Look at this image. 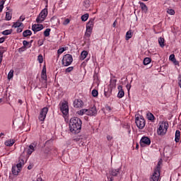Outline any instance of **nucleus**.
Segmentation results:
<instances>
[{
    "instance_id": "obj_8",
    "label": "nucleus",
    "mask_w": 181,
    "mask_h": 181,
    "mask_svg": "<svg viewBox=\"0 0 181 181\" xmlns=\"http://www.w3.org/2000/svg\"><path fill=\"white\" fill-rule=\"evenodd\" d=\"M141 146H149L151 145V139L148 136H143L140 140Z\"/></svg>"
},
{
    "instance_id": "obj_27",
    "label": "nucleus",
    "mask_w": 181,
    "mask_h": 181,
    "mask_svg": "<svg viewBox=\"0 0 181 181\" xmlns=\"http://www.w3.org/2000/svg\"><path fill=\"white\" fill-rule=\"evenodd\" d=\"M147 119L149 121H153V119H155V116H153V114L148 112L147 113Z\"/></svg>"
},
{
    "instance_id": "obj_64",
    "label": "nucleus",
    "mask_w": 181,
    "mask_h": 181,
    "mask_svg": "<svg viewBox=\"0 0 181 181\" xmlns=\"http://www.w3.org/2000/svg\"><path fill=\"white\" fill-rule=\"evenodd\" d=\"M139 148V145L136 144V149H138Z\"/></svg>"
},
{
    "instance_id": "obj_2",
    "label": "nucleus",
    "mask_w": 181,
    "mask_h": 181,
    "mask_svg": "<svg viewBox=\"0 0 181 181\" xmlns=\"http://www.w3.org/2000/svg\"><path fill=\"white\" fill-rule=\"evenodd\" d=\"M169 128V123L168 122H163L159 124V127L157 129L158 135H165L168 132V129Z\"/></svg>"
},
{
    "instance_id": "obj_15",
    "label": "nucleus",
    "mask_w": 181,
    "mask_h": 181,
    "mask_svg": "<svg viewBox=\"0 0 181 181\" xmlns=\"http://www.w3.org/2000/svg\"><path fill=\"white\" fill-rule=\"evenodd\" d=\"M119 170H121V168L117 169L112 168L111 170H110V175L111 176L117 177L119 175Z\"/></svg>"
},
{
    "instance_id": "obj_39",
    "label": "nucleus",
    "mask_w": 181,
    "mask_h": 181,
    "mask_svg": "<svg viewBox=\"0 0 181 181\" xmlns=\"http://www.w3.org/2000/svg\"><path fill=\"white\" fill-rule=\"evenodd\" d=\"M37 61L39 62V63L40 64H42V63H43V55L42 54H40L38 57H37Z\"/></svg>"
},
{
    "instance_id": "obj_21",
    "label": "nucleus",
    "mask_w": 181,
    "mask_h": 181,
    "mask_svg": "<svg viewBox=\"0 0 181 181\" xmlns=\"http://www.w3.org/2000/svg\"><path fill=\"white\" fill-rule=\"evenodd\" d=\"M175 141L176 143L180 141V130H176V132H175Z\"/></svg>"
},
{
    "instance_id": "obj_63",
    "label": "nucleus",
    "mask_w": 181,
    "mask_h": 181,
    "mask_svg": "<svg viewBox=\"0 0 181 181\" xmlns=\"http://www.w3.org/2000/svg\"><path fill=\"white\" fill-rule=\"evenodd\" d=\"M113 180H114V178L111 177L110 181H113Z\"/></svg>"
},
{
    "instance_id": "obj_52",
    "label": "nucleus",
    "mask_w": 181,
    "mask_h": 181,
    "mask_svg": "<svg viewBox=\"0 0 181 181\" xmlns=\"http://www.w3.org/2000/svg\"><path fill=\"white\" fill-rule=\"evenodd\" d=\"M5 42V38L4 37H1L0 38V43H4Z\"/></svg>"
},
{
    "instance_id": "obj_55",
    "label": "nucleus",
    "mask_w": 181,
    "mask_h": 181,
    "mask_svg": "<svg viewBox=\"0 0 181 181\" xmlns=\"http://www.w3.org/2000/svg\"><path fill=\"white\" fill-rule=\"evenodd\" d=\"M126 87H127L128 91H129V90H131V85L127 84V85L126 86Z\"/></svg>"
},
{
    "instance_id": "obj_18",
    "label": "nucleus",
    "mask_w": 181,
    "mask_h": 181,
    "mask_svg": "<svg viewBox=\"0 0 181 181\" xmlns=\"http://www.w3.org/2000/svg\"><path fill=\"white\" fill-rule=\"evenodd\" d=\"M19 172H21L20 168H18L17 166H13L12 167V173L15 176H18L19 175Z\"/></svg>"
},
{
    "instance_id": "obj_28",
    "label": "nucleus",
    "mask_w": 181,
    "mask_h": 181,
    "mask_svg": "<svg viewBox=\"0 0 181 181\" xmlns=\"http://www.w3.org/2000/svg\"><path fill=\"white\" fill-rule=\"evenodd\" d=\"M152 61V59H151V58L149 57H146L144 59V66H148V64H149V63H151V62Z\"/></svg>"
},
{
    "instance_id": "obj_5",
    "label": "nucleus",
    "mask_w": 181,
    "mask_h": 181,
    "mask_svg": "<svg viewBox=\"0 0 181 181\" xmlns=\"http://www.w3.org/2000/svg\"><path fill=\"white\" fill-rule=\"evenodd\" d=\"M47 13H48L47 8H44L43 10H42L40 13L36 18L37 23H42V22H43L47 17Z\"/></svg>"
},
{
    "instance_id": "obj_35",
    "label": "nucleus",
    "mask_w": 181,
    "mask_h": 181,
    "mask_svg": "<svg viewBox=\"0 0 181 181\" xmlns=\"http://www.w3.org/2000/svg\"><path fill=\"white\" fill-rule=\"evenodd\" d=\"M5 2H6V0H1L0 1V12H2V10L4 9V5H5Z\"/></svg>"
},
{
    "instance_id": "obj_14",
    "label": "nucleus",
    "mask_w": 181,
    "mask_h": 181,
    "mask_svg": "<svg viewBox=\"0 0 181 181\" xmlns=\"http://www.w3.org/2000/svg\"><path fill=\"white\" fill-rule=\"evenodd\" d=\"M35 148H36V145H35V144H31L28 149L27 151V155H28V156H30V155H32V153H33V152H35Z\"/></svg>"
},
{
    "instance_id": "obj_58",
    "label": "nucleus",
    "mask_w": 181,
    "mask_h": 181,
    "mask_svg": "<svg viewBox=\"0 0 181 181\" xmlns=\"http://www.w3.org/2000/svg\"><path fill=\"white\" fill-rule=\"evenodd\" d=\"M42 177H38L37 178V180H36V181H42Z\"/></svg>"
},
{
    "instance_id": "obj_38",
    "label": "nucleus",
    "mask_w": 181,
    "mask_h": 181,
    "mask_svg": "<svg viewBox=\"0 0 181 181\" xmlns=\"http://www.w3.org/2000/svg\"><path fill=\"white\" fill-rule=\"evenodd\" d=\"M162 165V161L161 160H159L158 164H157V166L156 168H155L154 170H158V172L160 173V165Z\"/></svg>"
},
{
    "instance_id": "obj_49",
    "label": "nucleus",
    "mask_w": 181,
    "mask_h": 181,
    "mask_svg": "<svg viewBox=\"0 0 181 181\" xmlns=\"http://www.w3.org/2000/svg\"><path fill=\"white\" fill-rule=\"evenodd\" d=\"M23 45L24 46V47H26L28 46V45H29V42H28L26 40H23Z\"/></svg>"
},
{
    "instance_id": "obj_32",
    "label": "nucleus",
    "mask_w": 181,
    "mask_h": 181,
    "mask_svg": "<svg viewBox=\"0 0 181 181\" xmlns=\"http://www.w3.org/2000/svg\"><path fill=\"white\" fill-rule=\"evenodd\" d=\"M91 33H93V30H88L86 28V31L85 33V36L86 37H90V36H91Z\"/></svg>"
},
{
    "instance_id": "obj_20",
    "label": "nucleus",
    "mask_w": 181,
    "mask_h": 181,
    "mask_svg": "<svg viewBox=\"0 0 181 181\" xmlns=\"http://www.w3.org/2000/svg\"><path fill=\"white\" fill-rule=\"evenodd\" d=\"M139 4L142 11L144 13H146V12H148V6H146V4H145L144 2H140Z\"/></svg>"
},
{
    "instance_id": "obj_23",
    "label": "nucleus",
    "mask_w": 181,
    "mask_h": 181,
    "mask_svg": "<svg viewBox=\"0 0 181 181\" xmlns=\"http://www.w3.org/2000/svg\"><path fill=\"white\" fill-rule=\"evenodd\" d=\"M6 146H13V144H15V140L9 139L5 141Z\"/></svg>"
},
{
    "instance_id": "obj_6",
    "label": "nucleus",
    "mask_w": 181,
    "mask_h": 181,
    "mask_svg": "<svg viewBox=\"0 0 181 181\" xmlns=\"http://www.w3.org/2000/svg\"><path fill=\"white\" fill-rule=\"evenodd\" d=\"M47 112H49V108H47V107H45L41 109L38 119L42 122V124L45 122V119H46V115H47Z\"/></svg>"
},
{
    "instance_id": "obj_13",
    "label": "nucleus",
    "mask_w": 181,
    "mask_h": 181,
    "mask_svg": "<svg viewBox=\"0 0 181 181\" xmlns=\"http://www.w3.org/2000/svg\"><path fill=\"white\" fill-rule=\"evenodd\" d=\"M94 21H95V18H92L86 24V29L93 30L94 28Z\"/></svg>"
},
{
    "instance_id": "obj_37",
    "label": "nucleus",
    "mask_w": 181,
    "mask_h": 181,
    "mask_svg": "<svg viewBox=\"0 0 181 181\" xmlns=\"http://www.w3.org/2000/svg\"><path fill=\"white\" fill-rule=\"evenodd\" d=\"M13 69L10 70L8 74V80H11V78H13Z\"/></svg>"
},
{
    "instance_id": "obj_16",
    "label": "nucleus",
    "mask_w": 181,
    "mask_h": 181,
    "mask_svg": "<svg viewBox=\"0 0 181 181\" xmlns=\"http://www.w3.org/2000/svg\"><path fill=\"white\" fill-rule=\"evenodd\" d=\"M25 165V160L23 159V157L21 156L20 159L18 160V163H17L16 167L18 169H22V166Z\"/></svg>"
},
{
    "instance_id": "obj_46",
    "label": "nucleus",
    "mask_w": 181,
    "mask_h": 181,
    "mask_svg": "<svg viewBox=\"0 0 181 181\" xmlns=\"http://www.w3.org/2000/svg\"><path fill=\"white\" fill-rule=\"evenodd\" d=\"M105 96L107 98L111 97V91L107 92L106 90H105Z\"/></svg>"
},
{
    "instance_id": "obj_19",
    "label": "nucleus",
    "mask_w": 181,
    "mask_h": 181,
    "mask_svg": "<svg viewBox=\"0 0 181 181\" xmlns=\"http://www.w3.org/2000/svg\"><path fill=\"white\" fill-rule=\"evenodd\" d=\"M41 78L42 80H47V74L46 73V66H44L41 74Z\"/></svg>"
},
{
    "instance_id": "obj_29",
    "label": "nucleus",
    "mask_w": 181,
    "mask_h": 181,
    "mask_svg": "<svg viewBox=\"0 0 181 181\" xmlns=\"http://www.w3.org/2000/svg\"><path fill=\"white\" fill-rule=\"evenodd\" d=\"M21 26H23V23H21L19 21H16V23H13V28H21Z\"/></svg>"
},
{
    "instance_id": "obj_53",
    "label": "nucleus",
    "mask_w": 181,
    "mask_h": 181,
    "mask_svg": "<svg viewBox=\"0 0 181 181\" xmlns=\"http://www.w3.org/2000/svg\"><path fill=\"white\" fill-rule=\"evenodd\" d=\"M106 110L110 112V111H111L112 109L111 108V107L107 106Z\"/></svg>"
},
{
    "instance_id": "obj_10",
    "label": "nucleus",
    "mask_w": 181,
    "mask_h": 181,
    "mask_svg": "<svg viewBox=\"0 0 181 181\" xmlns=\"http://www.w3.org/2000/svg\"><path fill=\"white\" fill-rule=\"evenodd\" d=\"M60 110L64 115H69V105L67 103H63L60 107Z\"/></svg>"
},
{
    "instance_id": "obj_3",
    "label": "nucleus",
    "mask_w": 181,
    "mask_h": 181,
    "mask_svg": "<svg viewBox=\"0 0 181 181\" xmlns=\"http://www.w3.org/2000/svg\"><path fill=\"white\" fill-rule=\"evenodd\" d=\"M62 65L65 67H67V66H70L71 63H73V56L70 54H66L64 56L62 61Z\"/></svg>"
},
{
    "instance_id": "obj_43",
    "label": "nucleus",
    "mask_w": 181,
    "mask_h": 181,
    "mask_svg": "<svg viewBox=\"0 0 181 181\" xmlns=\"http://www.w3.org/2000/svg\"><path fill=\"white\" fill-rule=\"evenodd\" d=\"M167 13H168L169 15H175V10L173 9H168L167 10Z\"/></svg>"
},
{
    "instance_id": "obj_17",
    "label": "nucleus",
    "mask_w": 181,
    "mask_h": 181,
    "mask_svg": "<svg viewBox=\"0 0 181 181\" xmlns=\"http://www.w3.org/2000/svg\"><path fill=\"white\" fill-rule=\"evenodd\" d=\"M118 90H119V92L117 94V97H118V98H122V97H124L125 95V92H124V89H122V86H119Z\"/></svg>"
},
{
    "instance_id": "obj_12",
    "label": "nucleus",
    "mask_w": 181,
    "mask_h": 181,
    "mask_svg": "<svg viewBox=\"0 0 181 181\" xmlns=\"http://www.w3.org/2000/svg\"><path fill=\"white\" fill-rule=\"evenodd\" d=\"M42 30H43V25L42 24H33L32 25V30L34 31V33L40 32Z\"/></svg>"
},
{
    "instance_id": "obj_54",
    "label": "nucleus",
    "mask_w": 181,
    "mask_h": 181,
    "mask_svg": "<svg viewBox=\"0 0 181 181\" xmlns=\"http://www.w3.org/2000/svg\"><path fill=\"white\" fill-rule=\"evenodd\" d=\"M107 141H111V140L112 139V136L108 135V136H107Z\"/></svg>"
},
{
    "instance_id": "obj_40",
    "label": "nucleus",
    "mask_w": 181,
    "mask_h": 181,
    "mask_svg": "<svg viewBox=\"0 0 181 181\" xmlns=\"http://www.w3.org/2000/svg\"><path fill=\"white\" fill-rule=\"evenodd\" d=\"M92 95L93 97H98V90L93 89L92 90Z\"/></svg>"
},
{
    "instance_id": "obj_22",
    "label": "nucleus",
    "mask_w": 181,
    "mask_h": 181,
    "mask_svg": "<svg viewBox=\"0 0 181 181\" xmlns=\"http://www.w3.org/2000/svg\"><path fill=\"white\" fill-rule=\"evenodd\" d=\"M23 37H28V36H32V31L30 30H25L23 33Z\"/></svg>"
},
{
    "instance_id": "obj_1",
    "label": "nucleus",
    "mask_w": 181,
    "mask_h": 181,
    "mask_svg": "<svg viewBox=\"0 0 181 181\" xmlns=\"http://www.w3.org/2000/svg\"><path fill=\"white\" fill-rule=\"evenodd\" d=\"M83 122L78 117H71L69 120V130L72 134H78L81 131Z\"/></svg>"
},
{
    "instance_id": "obj_56",
    "label": "nucleus",
    "mask_w": 181,
    "mask_h": 181,
    "mask_svg": "<svg viewBox=\"0 0 181 181\" xmlns=\"http://www.w3.org/2000/svg\"><path fill=\"white\" fill-rule=\"evenodd\" d=\"M113 28H115L117 26V21H115V22L112 24Z\"/></svg>"
},
{
    "instance_id": "obj_42",
    "label": "nucleus",
    "mask_w": 181,
    "mask_h": 181,
    "mask_svg": "<svg viewBox=\"0 0 181 181\" xmlns=\"http://www.w3.org/2000/svg\"><path fill=\"white\" fill-rule=\"evenodd\" d=\"M74 69V67L69 66L66 69L65 71H66V73H70L71 71H73Z\"/></svg>"
},
{
    "instance_id": "obj_44",
    "label": "nucleus",
    "mask_w": 181,
    "mask_h": 181,
    "mask_svg": "<svg viewBox=\"0 0 181 181\" xmlns=\"http://www.w3.org/2000/svg\"><path fill=\"white\" fill-rule=\"evenodd\" d=\"M65 51L66 49H64V47H62L58 49L57 53L58 54H62V53H63Z\"/></svg>"
},
{
    "instance_id": "obj_31",
    "label": "nucleus",
    "mask_w": 181,
    "mask_h": 181,
    "mask_svg": "<svg viewBox=\"0 0 181 181\" xmlns=\"http://www.w3.org/2000/svg\"><path fill=\"white\" fill-rule=\"evenodd\" d=\"M78 115H84L86 114L87 115V109H82L77 112Z\"/></svg>"
},
{
    "instance_id": "obj_11",
    "label": "nucleus",
    "mask_w": 181,
    "mask_h": 181,
    "mask_svg": "<svg viewBox=\"0 0 181 181\" xmlns=\"http://www.w3.org/2000/svg\"><path fill=\"white\" fill-rule=\"evenodd\" d=\"M83 105H84V103L81 99H75L74 101V107L75 108H82Z\"/></svg>"
},
{
    "instance_id": "obj_36",
    "label": "nucleus",
    "mask_w": 181,
    "mask_h": 181,
    "mask_svg": "<svg viewBox=\"0 0 181 181\" xmlns=\"http://www.w3.org/2000/svg\"><path fill=\"white\" fill-rule=\"evenodd\" d=\"M88 19V13H86L81 16V21L86 22Z\"/></svg>"
},
{
    "instance_id": "obj_45",
    "label": "nucleus",
    "mask_w": 181,
    "mask_h": 181,
    "mask_svg": "<svg viewBox=\"0 0 181 181\" xmlns=\"http://www.w3.org/2000/svg\"><path fill=\"white\" fill-rule=\"evenodd\" d=\"M23 30V26H21V27H17V30L16 32L17 33H22V31Z\"/></svg>"
},
{
    "instance_id": "obj_51",
    "label": "nucleus",
    "mask_w": 181,
    "mask_h": 181,
    "mask_svg": "<svg viewBox=\"0 0 181 181\" xmlns=\"http://www.w3.org/2000/svg\"><path fill=\"white\" fill-rule=\"evenodd\" d=\"M25 16H21L20 17V21H21V22H23V21H25Z\"/></svg>"
},
{
    "instance_id": "obj_50",
    "label": "nucleus",
    "mask_w": 181,
    "mask_h": 181,
    "mask_svg": "<svg viewBox=\"0 0 181 181\" xmlns=\"http://www.w3.org/2000/svg\"><path fill=\"white\" fill-rule=\"evenodd\" d=\"M50 152V148L49 147L45 148V153L48 154Z\"/></svg>"
},
{
    "instance_id": "obj_26",
    "label": "nucleus",
    "mask_w": 181,
    "mask_h": 181,
    "mask_svg": "<svg viewBox=\"0 0 181 181\" xmlns=\"http://www.w3.org/2000/svg\"><path fill=\"white\" fill-rule=\"evenodd\" d=\"M88 55V52L87 51H83L81 53V60H84V59H86V57H87Z\"/></svg>"
},
{
    "instance_id": "obj_57",
    "label": "nucleus",
    "mask_w": 181,
    "mask_h": 181,
    "mask_svg": "<svg viewBox=\"0 0 181 181\" xmlns=\"http://www.w3.org/2000/svg\"><path fill=\"white\" fill-rule=\"evenodd\" d=\"M3 56H4V54L0 52V60H1V61H2Z\"/></svg>"
},
{
    "instance_id": "obj_62",
    "label": "nucleus",
    "mask_w": 181,
    "mask_h": 181,
    "mask_svg": "<svg viewBox=\"0 0 181 181\" xmlns=\"http://www.w3.org/2000/svg\"><path fill=\"white\" fill-rule=\"evenodd\" d=\"M4 135H5V134L1 133V134H0V138H1V136H4Z\"/></svg>"
},
{
    "instance_id": "obj_7",
    "label": "nucleus",
    "mask_w": 181,
    "mask_h": 181,
    "mask_svg": "<svg viewBox=\"0 0 181 181\" xmlns=\"http://www.w3.org/2000/svg\"><path fill=\"white\" fill-rule=\"evenodd\" d=\"M160 177V173L159 170H154L153 174L151 175L150 181H159Z\"/></svg>"
},
{
    "instance_id": "obj_59",
    "label": "nucleus",
    "mask_w": 181,
    "mask_h": 181,
    "mask_svg": "<svg viewBox=\"0 0 181 181\" xmlns=\"http://www.w3.org/2000/svg\"><path fill=\"white\" fill-rule=\"evenodd\" d=\"M173 63L175 64V66L179 65V62L176 61V59H175V62Z\"/></svg>"
},
{
    "instance_id": "obj_60",
    "label": "nucleus",
    "mask_w": 181,
    "mask_h": 181,
    "mask_svg": "<svg viewBox=\"0 0 181 181\" xmlns=\"http://www.w3.org/2000/svg\"><path fill=\"white\" fill-rule=\"evenodd\" d=\"M30 169H32V165H28V170H30Z\"/></svg>"
},
{
    "instance_id": "obj_48",
    "label": "nucleus",
    "mask_w": 181,
    "mask_h": 181,
    "mask_svg": "<svg viewBox=\"0 0 181 181\" xmlns=\"http://www.w3.org/2000/svg\"><path fill=\"white\" fill-rule=\"evenodd\" d=\"M69 23H70V19L66 18L64 20L63 25H69Z\"/></svg>"
},
{
    "instance_id": "obj_25",
    "label": "nucleus",
    "mask_w": 181,
    "mask_h": 181,
    "mask_svg": "<svg viewBox=\"0 0 181 181\" xmlns=\"http://www.w3.org/2000/svg\"><path fill=\"white\" fill-rule=\"evenodd\" d=\"M132 36H133L132 30H129L126 33V40H129V39H131V37H132Z\"/></svg>"
},
{
    "instance_id": "obj_4",
    "label": "nucleus",
    "mask_w": 181,
    "mask_h": 181,
    "mask_svg": "<svg viewBox=\"0 0 181 181\" xmlns=\"http://www.w3.org/2000/svg\"><path fill=\"white\" fill-rule=\"evenodd\" d=\"M135 123L139 129H144V128H145L146 122L144 116L136 117L135 119Z\"/></svg>"
},
{
    "instance_id": "obj_9",
    "label": "nucleus",
    "mask_w": 181,
    "mask_h": 181,
    "mask_svg": "<svg viewBox=\"0 0 181 181\" xmlns=\"http://www.w3.org/2000/svg\"><path fill=\"white\" fill-rule=\"evenodd\" d=\"M86 115H89L90 117L97 115V107H95V106H93L92 107L87 109Z\"/></svg>"
},
{
    "instance_id": "obj_41",
    "label": "nucleus",
    "mask_w": 181,
    "mask_h": 181,
    "mask_svg": "<svg viewBox=\"0 0 181 181\" xmlns=\"http://www.w3.org/2000/svg\"><path fill=\"white\" fill-rule=\"evenodd\" d=\"M169 60H170L173 62H176V58L175 57V54H172L169 57Z\"/></svg>"
},
{
    "instance_id": "obj_61",
    "label": "nucleus",
    "mask_w": 181,
    "mask_h": 181,
    "mask_svg": "<svg viewBox=\"0 0 181 181\" xmlns=\"http://www.w3.org/2000/svg\"><path fill=\"white\" fill-rule=\"evenodd\" d=\"M18 103L22 105V100H18Z\"/></svg>"
},
{
    "instance_id": "obj_47",
    "label": "nucleus",
    "mask_w": 181,
    "mask_h": 181,
    "mask_svg": "<svg viewBox=\"0 0 181 181\" xmlns=\"http://www.w3.org/2000/svg\"><path fill=\"white\" fill-rule=\"evenodd\" d=\"M111 84L112 87H115V86H117V79L111 81Z\"/></svg>"
},
{
    "instance_id": "obj_34",
    "label": "nucleus",
    "mask_w": 181,
    "mask_h": 181,
    "mask_svg": "<svg viewBox=\"0 0 181 181\" xmlns=\"http://www.w3.org/2000/svg\"><path fill=\"white\" fill-rule=\"evenodd\" d=\"M12 33V29L11 30H6L2 32V35L4 36H8V35H11Z\"/></svg>"
},
{
    "instance_id": "obj_33",
    "label": "nucleus",
    "mask_w": 181,
    "mask_h": 181,
    "mask_svg": "<svg viewBox=\"0 0 181 181\" xmlns=\"http://www.w3.org/2000/svg\"><path fill=\"white\" fill-rule=\"evenodd\" d=\"M50 28H47L44 31V36H45V37H49V36H50Z\"/></svg>"
},
{
    "instance_id": "obj_24",
    "label": "nucleus",
    "mask_w": 181,
    "mask_h": 181,
    "mask_svg": "<svg viewBox=\"0 0 181 181\" xmlns=\"http://www.w3.org/2000/svg\"><path fill=\"white\" fill-rule=\"evenodd\" d=\"M158 43L160 46V47H165V39L162 37H160L158 38Z\"/></svg>"
},
{
    "instance_id": "obj_30",
    "label": "nucleus",
    "mask_w": 181,
    "mask_h": 181,
    "mask_svg": "<svg viewBox=\"0 0 181 181\" xmlns=\"http://www.w3.org/2000/svg\"><path fill=\"white\" fill-rule=\"evenodd\" d=\"M12 19V13L8 11L6 13V21H11Z\"/></svg>"
}]
</instances>
